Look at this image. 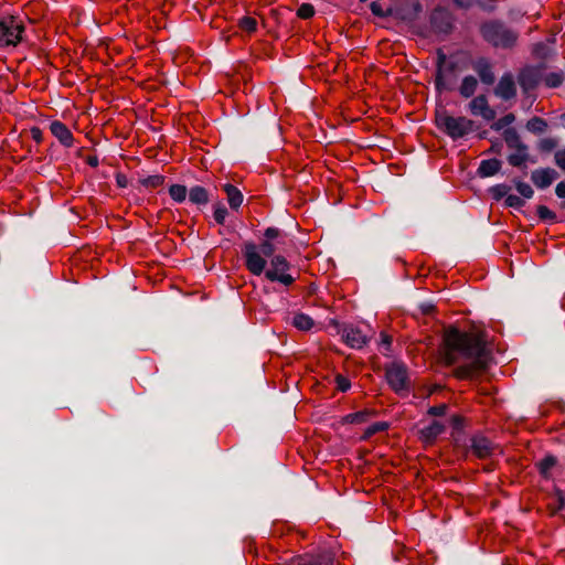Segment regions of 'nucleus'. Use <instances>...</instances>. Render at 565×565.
Returning a JSON list of instances; mask_svg holds the SVG:
<instances>
[{
	"label": "nucleus",
	"instance_id": "3c124183",
	"mask_svg": "<svg viewBox=\"0 0 565 565\" xmlns=\"http://www.w3.org/2000/svg\"><path fill=\"white\" fill-rule=\"evenodd\" d=\"M381 338H382V343L388 349L392 343L391 337L385 333H381Z\"/></svg>",
	"mask_w": 565,
	"mask_h": 565
},
{
	"label": "nucleus",
	"instance_id": "39448f33",
	"mask_svg": "<svg viewBox=\"0 0 565 565\" xmlns=\"http://www.w3.org/2000/svg\"><path fill=\"white\" fill-rule=\"evenodd\" d=\"M429 22V28H418L416 33L422 36H428L430 33L449 34L454 26V17L447 9L437 7L431 11Z\"/></svg>",
	"mask_w": 565,
	"mask_h": 565
},
{
	"label": "nucleus",
	"instance_id": "a18cd8bd",
	"mask_svg": "<svg viewBox=\"0 0 565 565\" xmlns=\"http://www.w3.org/2000/svg\"><path fill=\"white\" fill-rule=\"evenodd\" d=\"M554 161L556 166L565 172V147L555 152Z\"/></svg>",
	"mask_w": 565,
	"mask_h": 565
},
{
	"label": "nucleus",
	"instance_id": "423d86ee",
	"mask_svg": "<svg viewBox=\"0 0 565 565\" xmlns=\"http://www.w3.org/2000/svg\"><path fill=\"white\" fill-rule=\"evenodd\" d=\"M436 122L454 140L467 136L473 128V121L462 116L454 117L443 114L436 117Z\"/></svg>",
	"mask_w": 565,
	"mask_h": 565
},
{
	"label": "nucleus",
	"instance_id": "f8f14e48",
	"mask_svg": "<svg viewBox=\"0 0 565 565\" xmlns=\"http://www.w3.org/2000/svg\"><path fill=\"white\" fill-rule=\"evenodd\" d=\"M342 337L348 345L353 349L363 348L369 340V335L360 327L349 326L344 328Z\"/></svg>",
	"mask_w": 565,
	"mask_h": 565
},
{
	"label": "nucleus",
	"instance_id": "72a5a7b5",
	"mask_svg": "<svg viewBox=\"0 0 565 565\" xmlns=\"http://www.w3.org/2000/svg\"><path fill=\"white\" fill-rule=\"evenodd\" d=\"M164 182V177L160 174L149 175L141 181L142 185L149 189H157Z\"/></svg>",
	"mask_w": 565,
	"mask_h": 565
},
{
	"label": "nucleus",
	"instance_id": "9b49d317",
	"mask_svg": "<svg viewBox=\"0 0 565 565\" xmlns=\"http://www.w3.org/2000/svg\"><path fill=\"white\" fill-rule=\"evenodd\" d=\"M471 115L480 116L487 121L494 120L497 113L489 106L488 99L484 95H478L471 99L468 105Z\"/></svg>",
	"mask_w": 565,
	"mask_h": 565
},
{
	"label": "nucleus",
	"instance_id": "8fccbe9b",
	"mask_svg": "<svg viewBox=\"0 0 565 565\" xmlns=\"http://www.w3.org/2000/svg\"><path fill=\"white\" fill-rule=\"evenodd\" d=\"M452 2L459 8H469L472 4V0H452Z\"/></svg>",
	"mask_w": 565,
	"mask_h": 565
},
{
	"label": "nucleus",
	"instance_id": "2f4dec72",
	"mask_svg": "<svg viewBox=\"0 0 565 565\" xmlns=\"http://www.w3.org/2000/svg\"><path fill=\"white\" fill-rule=\"evenodd\" d=\"M370 9L374 15L380 17V18L392 17V13H393V8L390 7V8L384 9L382 7V4L379 3L377 1H373L370 4Z\"/></svg>",
	"mask_w": 565,
	"mask_h": 565
},
{
	"label": "nucleus",
	"instance_id": "c85d7f7f",
	"mask_svg": "<svg viewBox=\"0 0 565 565\" xmlns=\"http://www.w3.org/2000/svg\"><path fill=\"white\" fill-rule=\"evenodd\" d=\"M171 199L178 203H182L186 199L188 189L182 184H172L169 188Z\"/></svg>",
	"mask_w": 565,
	"mask_h": 565
},
{
	"label": "nucleus",
	"instance_id": "f3484780",
	"mask_svg": "<svg viewBox=\"0 0 565 565\" xmlns=\"http://www.w3.org/2000/svg\"><path fill=\"white\" fill-rule=\"evenodd\" d=\"M333 558L329 553L300 555L291 559L289 565H332Z\"/></svg>",
	"mask_w": 565,
	"mask_h": 565
},
{
	"label": "nucleus",
	"instance_id": "6ab92c4d",
	"mask_svg": "<svg viewBox=\"0 0 565 565\" xmlns=\"http://www.w3.org/2000/svg\"><path fill=\"white\" fill-rule=\"evenodd\" d=\"M445 430V425L438 420L431 422L429 425L419 430V438L426 445H433L439 435Z\"/></svg>",
	"mask_w": 565,
	"mask_h": 565
},
{
	"label": "nucleus",
	"instance_id": "aec40b11",
	"mask_svg": "<svg viewBox=\"0 0 565 565\" xmlns=\"http://www.w3.org/2000/svg\"><path fill=\"white\" fill-rule=\"evenodd\" d=\"M501 169V161L498 159L482 160L478 168V174L481 178L494 175Z\"/></svg>",
	"mask_w": 565,
	"mask_h": 565
},
{
	"label": "nucleus",
	"instance_id": "6e6552de",
	"mask_svg": "<svg viewBox=\"0 0 565 565\" xmlns=\"http://www.w3.org/2000/svg\"><path fill=\"white\" fill-rule=\"evenodd\" d=\"M422 12L423 6L419 1L408 0L401 3L396 8H393L392 17L412 26L416 32L419 26H417L415 22Z\"/></svg>",
	"mask_w": 565,
	"mask_h": 565
},
{
	"label": "nucleus",
	"instance_id": "c03bdc74",
	"mask_svg": "<svg viewBox=\"0 0 565 565\" xmlns=\"http://www.w3.org/2000/svg\"><path fill=\"white\" fill-rule=\"evenodd\" d=\"M335 384L337 388L341 392H347L351 387V382L348 377L343 376L342 374H338L335 376Z\"/></svg>",
	"mask_w": 565,
	"mask_h": 565
},
{
	"label": "nucleus",
	"instance_id": "bb28decb",
	"mask_svg": "<svg viewBox=\"0 0 565 565\" xmlns=\"http://www.w3.org/2000/svg\"><path fill=\"white\" fill-rule=\"evenodd\" d=\"M292 324L298 330L308 331L313 327V320L308 315L296 313L292 318Z\"/></svg>",
	"mask_w": 565,
	"mask_h": 565
},
{
	"label": "nucleus",
	"instance_id": "0eeeda50",
	"mask_svg": "<svg viewBox=\"0 0 565 565\" xmlns=\"http://www.w3.org/2000/svg\"><path fill=\"white\" fill-rule=\"evenodd\" d=\"M456 71V63L448 61L447 55L441 51H437L435 87L438 93L450 90V78Z\"/></svg>",
	"mask_w": 565,
	"mask_h": 565
},
{
	"label": "nucleus",
	"instance_id": "58836bf2",
	"mask_svg": "<svg viewBox=\"0 0 565 565\" xmlns=\"http://www.w3.org/2000/svg\"><path fill=\"white\" fill-rule=\"evenodd\" d=\"M227 214V209L223 204L218 203L214 206L213 216L217 224L223 225L225 223Z\"/></svg>",
	"mask_w": 565,
	"mask_h": 565
},
{
	"label": "nucleus",
	"instance_id": "473e14b6",
	"mask_svg": "<svg viewBox=\"0 0 565 565\" xmlns=\"http://www.w3.org/2000/svg\"><path fill=\"white\" fill-rule=\"evenodd\" d=\"M546 126L545 120L540 117H533L526 124V128L533 132H543Z\"/></svg>",
	"mask_w": 565,
	"mask_h": 565
},
{
	"label": "nucleus",
	"instance_id": "c756f323",
	"mask_svg": "<svg viewBox=\"0 0 565 565\" xmlns=\"http://www.w3.org/2000/svg\"><path fill=\"white\" fill-rule=\"evenodd\" d=\"M387 428L388 424L386 422L373 423L364 430L362 439L366 440L377 433L385 431Z\"/></svg>",
	"mask_w": 565,
	"mask_h": 565
},
{
	"label": "nucleus",
	"instance_id": "f03ea898",
	"mask_svg": "<svg viewBox=\"0 0 565 565\" xmlns=\"http://www.w3.org/2000/svg\"><path fill=\"white\" fill-rule=\"evenodd\" d=\"M443 356L449 365L467 362L455 370L456 376L461 380L472 379L488 367L489 355L482 339L476 333L462 332L457 328L446 330Z\"/></svg>",
	"mask_w": 565,
	"mask_h": 565
},
{
	"label": "nucleus",
	"instance_id": "37998d69",
	"mask_svg": "<svg viewBox=\"0 0 565 565\" xmlns=\"http://www.w3.org/2000/svg\"><path fill=\"white\" fill-rule=\"evenodd\" d=\"M563 82V76L559 73H550L544 77V83L548 87H558Z\"/></svg>",
	"mask_w": 565,
	"mask_h": 565
},
{
	"label": "nucleus",
	"instance_id": "7c9ffc66",
	"mask_svg": "<svg viewBox=\"0 0 565 565\" xmlns=\"http://www.w3.org/2000/svg\"><path fill=\"white\" fill-rule=\"evenodd\" d=\"M257 20L253 17L246 15L239 19L238 26L242 31L254 33L257 30Z\"/></svg>",
	"mask_w": 565,
	"mask_h": 565
},
{
	"label": "nucleus",
	"instance_id": "ddd939ff",
	"mask_svg": "<svg viewBox=\"0 0 565 565\" xmlns=\"http://www.w3.org/2000/svg\"><path fill=\"white\" fill-rule=\"evenodd\" d=\"M557 178V171L552 168L535 169L531 173V181L541 190L548 188Z\"/></svg>",
	"mask_w": 565,
	"mask_h": 565
},
{
	"label": "nucleus",
	"instance_id": "2eb2a0df",
	"mask_svg": "<svg viewBox=\"0 0 565 565\" xmlns=\"http://www.w3.org/2000/svg\"><path fill=\"white\" fill-rule=\"evenodd\" d=\"M51 134L66 148L74 145V137L68 127L60 120H54L50 124Z\"/></svg>",
	"mask_w": 565,
	"mask_h": 565
},
{
	"label": "nucleus",
	"instance_id": "393cba45",
	"mask_svg": "<svg viewBox=\"0 0 565 565\" xmlns=\"http://www.w3.org/2000/svg\"><path fill=\"white\" fill-rule=\"evenodd\" d=\"M513 150H514V152L508 157V162L512 167L523 166L527 161V158H529L527 147L524 145V146L515 148Z\"/></svg>",
	"mask_w": 565,
	"mask_h": 565
},
{
	"label": "nucleus",
	"instance_id": "ea45409f",
	"mask_svg": "<svg viewBox=\"0 0 565 565\" xmlns=\"http://www.w3.org/2000/svg\"><path fill=\"white\" fill-rule=\"evenodd\" d=\"M515 120L513 114H507L503 117L499 118L492 126L495 130H501L508 126H510Z\"/></svg>",
	"mask_w": 565,
	"mask_h": 565
},
{
	"label": "nucleus",
	"instance_id": "603ef678",
	"mask_svg": "<svg viewBox=\"0 0 565 565\" xmlns=\"http://www.w3.org/2000/svg\"><path fill=\"white\" fill-rule=\"evenodd\" d=\"M452 424H454V427H455V428H459V427H461V425H462V419H461V417H459V416H454V417H452Z\"/></svg>",
	"mask_w": 565,
	"mask_h": 565
},
{
	"label": "nucleus",
	"instance_id": "09e8293b",
	"mask_svg": "<svg viewBox=\"0 0 565 565\" xmlns=\"http://www.w3.org/2000/svg\"><path fill=\"white\" fill-rule=\"evenodd\" d=\"M555 194L559 199H565V180L559 182L555 188Z\"/></svg>",
	"mask_w": 565,
	"mask_h": 565
},
{
	"label": "nucleus",
	"instance_id": "79ce46f5",
	"mask_svg": "<svg viewBox=\"0 0 565 565\" xmlns=\"http://www.w3.org/2000/svg\"><path fill=\"white\" fill-rule=\"evenodd\" d=\"M505 205L513 209H521L525 202L520 195L509 194L504 201Z\"/></svg>",
	"mask_w": 565,
	"mask_h": 565
},
{
	"label": "nucleus",
	"instance_id": "f257e3e1",
	"mask_svg": "<svg viewBox=\"0 0 565 565\" xmlns=\"http://www.w3.org/2000/svg\"><path fill=\"white\" fill-rule=\"evenodd\" d=\"M286 242L287 234L277 227L266 228L259 245L246 242L242 249L246 269L255 276L264 274L269 281L291 286L296 281L290 274L291 264L284 255H275Z\"/></svg>",
	"mask_w": 565,
	"mask_h": 565
},
{
	"label": "nucleus",
	"instance_id": "7ed1b4c3",
	"mask_svg": "<svg viewBox=\"0 0 565 565\" xmlns=\"http://www.w3.org/2000/svg\"><path fill=\"white\" fill-rule=\"evenodd\" d=\"M481 34L483 39L495 47H512L518 34L499 21H489L481 25Z\"/></svg>",
	"mask_w": 565,
	"mask_h": 565
},
{
	"label": "nucleus",
	"instance_id": "a19ab883",
	"mask_svg": "<svg viewBox=\"0 0 565 565\" xmlns=\"http://www.w3.org/2000/svg\"><path fill=\"white\" fill-rule=\"evenodd\" d=\"M511 188L507 184H497L491 188V193L495 200H500L502 198H507L509 195Z\"/></svg>",
	"mask_w": 565,
	"mask_h": 565
},
{
	"label": "nucleus",
	"instance_id": "a211bd4d",
	"mask_svg": "<svg viewBox=\"0 0 565 565\" xmlns=\"http://www.w3.org/2000/svg\"><path fill=\"white\" fill-rule=\"evenodd\" d=\"M540 82V72L533 67H526L519 74V84L524 93L529 94Z\"/></svg>",
	"mask_w": 565,
	"mask_h": 565
},
{
	"label": "nucleus",
	"instance_id": "864d4df0",
	"mask_svg": "<svg viewBox=\"0 0 565 565\" xmlns=\"http://www.w3.org/2000/svg\"><path fill=\"white\" fill-rule=\"evenodd\" d=\"M88 164L90 167H97L98 164V159L96 157H89L88 160H87Z\"/></svg>",
	"mask_w": 565,
	"mask_h": 565
},
{
	"label": "nucleus",
	"instance_id": "4be33fe9",
	"mask_svg": "<svg viewBox=\"0 0 565 565\" xmlns=\"http://www.w3.org/2000/svg\"><path fill=\"white\" fill-rule=\"evenodd\" d=\"M478 87V81L475 76H465L461 81L459 93L462 97L469 98L475 95Z\"/></svg>",
	"mask_w": 565,
	"mask_h": 565
},
{
	"label": "nucleus",
	"instance_id": "9d476101",
	"mask_svg": "<svg viewBox=\"0 0 565 565\" xmlns=\"http://www.w3.org/2000/svg\"><path fill=\"white\" fill-rule=\"evenodd\" d=\"M470 450L479 459L490 458L495 445L482 434H476L470 438Z\"/></svg>",
	"mask_w": 565,
	"mask_h": 565
},
{
	"label": "nucleus",
	"instance_id": "1a4fd4ad",
	"mask_svg": "<svg viewBox=\"0 0 565 565\" xmlns=\"http://www.w3.org/2000/svg\"><path fill=\"white\" fill-rule=\"evenodd\" d=\"M385 376L388 385L396 393L408 392V374L407 369L403 364L392 363L391 365H388L386 367Z\"/></svg>",
	"mask_w": 565,
	"mask_h": 565
},
{
	"label": "nucleus",
	"instance_id": "a878e982",
	"mask_svg": "<svg viewBox=\"0 0 565 565\" xmlns=\"http://www.w3.org/2000/svg\"><path fill=\"white\" fill-rule=\"evenodd\" d=\"M557 459L552 456H545L542 460H540L536 466L542 477L545 479L551 478V471L556 466Z\"/></svg>",
	"mask_w": 565,
	"mask_h": 565
},
{
	"label": "nucleus",
	"instance_id": "412c9836",
	"mask_svg": "<svg viewBox=\"0 0 565 565\" xmlns=\"http://www.w3.org/2000/svg\"><path fill=\"white\" fill-rule=\"evenodd\" d=\"M227 196V202L233 210H237L243 203L242 192L233 184L226 183L223 186Z\"/></svg>",
	"mask_w": 565,
	"mask_h": 565
},
{
	"label": "nucleus",
	"instance_id": "cd10ccee",
	"mask_svg": "<svg viewBox=\"0 0 565 565\" xmlns=\"http://www.w3.org/2000/svg\"><path fill=\"white\" fill-rule=\"evenodd\" d=\"M504 141L510 149H515L519 147L524 146V143L521 141V138L515 129L508 128L503 132Z\"/></svg>",
	"mask_w": 565,
	"mask_h": 565
},
{
	"label": "nucleus",
	"instance_id": "dca6fc26",
	"mask_svg": "<svg viewBox=\"0 0 565 565\" xmlns=\"http://www.w3.org/2000/svg\"><path fill=\"white\" fill-rule=\"evenodd\" d=\"M472 68L480 77L483 84L491 85L494 83V73L492 71V64L486 57H480L472 63Z\"/></svg>",
	"mask_w": 565,
	"mask_h": 565
},
{
	"label": "nucleus",
	"instance_id": "5fc2aeb1",
	"mask_svg": "<svg viewBox=\"0 0 565 565\" xmlns=\"http://www.w3.org/2000/svg\"><path fill=\"white\" fill-rule=\"evenodd\" d=\"M126 182L127 181H126V178L124 175H118L117 177V183H118L119 186H122V188L126 186Z\"/></svg>",
	"mask_w": 565,
	"mask_h": 565
},
{
	"label": "nucleus",
	"instance_id": "20e7f679",
	"mask_svg": "<svg viewBox=\"0 0 565 565\" xmlns=\"http://www.w3.org/2000/svg\"><path fill=\"white\" fill-rule=\"evenodd\" d=\"M25 26L19 17L0 19V49L17 46L23 40Z\"/></svg>",
	"mask_w": 565,
	"mask_h": 565
},
{
	"label": "nucleus",
	"instance_id": "49530a36",
	"mask_svg": "<svg viewBox=\"0 0 565 565\" xmlns=\"http://www.w3.org/2000/svg\"><path fill=\"white\" fill-rule=\"evenodd\" d=\"M446 409H447V405L446 404H439V405H435V406H431L428 408V414L430 416H443L445 415L446 413Z\"/></svg>",
	"mask_w": 565,
	"mask_h": 565
},
{
	"label": "nucleus",
	"instance_id": "b1692460",
	"mask_svg": "<svg viewBox=\"0 0 565 565\" xmlns=\"http://www.w3.org/2000/svg\"><path fill=\"white\" fill-rule=\"evenodd\" d=\"M374 415L373 411L363 409L355 413H350L342 418L344 424H362L369 420Z\"/></svg>",
	"mask_w": 565,
	"mask_h": 565
},
{
	"label": "nucleus",
	"instance_id": "6e6d98bb",
	"mask_svg": "<svg viewBox=\"0 0 565 565\" xmlns=\"http://www.w3.org/2000/svg\"><path fill=\"white\" fill-rule=\"evenodd\" d=\"M361 2H366L367 0H360Z\"/></svg>",
	"mask_w": 565,
	"mask_h": 565
},
{
	"label": "nucleus",
	"instance_id": "f704fd0d",
	"mask_svg": "<svg viewBox=\"0 0 565 565\" xmlns=\"http://www.w3.org/2000/svg\"><path fill=\"white\" fill-rule=\"evenodd\" d=\"M536 214L537 216L543 220V221H550V222H555L556 220V214L555 212H553L550 207H547L546 205H539L536 207Z\"/></svg>",
	"mask_w": 565,
	"mask_h": 565
},
{
	"label": "nucleus",
	"instance_id": "c9c22d12",
	"mask_svg": "<svg viewBox=\"0 0 565 565\" xmlns=\"http://www.w3.org/2000/svg\"><path fill=\"white\" fill-rule=\"evenodd\" d=\"M548 505L553 514H555L556 512L564 508L565 499L562 491L556 490L555 497L553 498V502H551Z\"/></svg>",
	"mask_w": 565,
	"mask_h": 565
},
{
	"label": "nucleus",
	"instance_id": "e433bc0d",
	"mask_svg": "<svg viewBox=\"0 0 565 565\" xmlns=\"http://www.w3.org/2000/svg\"><path fill=\"white\" fill-rule=\"evenodd\" d=\"M315 8L310 3H302L297 10V17L303 20L310 19L315 15Z\"/></svg>",
	"mask_w": 565,
	"mask_h": 565
},
{
	"label": "nucleus",
	"instance_id": "5701e85b",
	"mask_svg": "<svg viewBox=\"0 0 565 565\" xmlns=\"http://www.w3.org/2000/svg\"><path fill=\"white\" fill-rule=\"evenodd\" d=\"M189 200L193 204L204 205L210 201L209 193L205 188L195 185L189 191Z\"/></svg>",
	"mask_w": 565,
	"mask_h": 565
},
{
	"label": "nucleus",
	"instance_id": "4c0bfd02",
	"mask_svg": "<svg viewBox=\"0 0 565 565\" xmlns=\"http://www.w3.org/2000/svg\"><path fill=\"white\" fill-rule=\"evenodd\" d=\"M515 188H516V191L519 192V194L522 196V199H531L534 194V191L533 189L531 188L530 184L525 183V182H522V181H516L515 182Z\"/></svg>",
	"mask_w": 565,
	"mask_h": 565
},
{
	"label": "nucleus",
	"instance_id": "de8ad7c7",
	"mask_svg": "<svg viewBox=\"0 0 565 565\" xmlns=\"http://www.w3.org/2000/svg\"><path fill=\"white\" fill-rule=\"evenodd\" d=\"M30 134H31L32 139L36 143H41L43 141V132L39 127H36V126L32 127L30 129Z\"/></svg>",
	"mask_w": 565,
	"mask_h": 565
},
{
	"label": "nucleus",
	"instance_id": "4468645a",
	"mask_svg": "<svg viewBox=\"0 0 565 565\" xmlns=\"http://www.w3.org/2000/svg\"><path fill=\"white\" fill-rule=\"evenodd\" d=\"M494 94L503 100L513 98L516 94L515 82L512 74L507 73L500 78Z\"/></svg>",
	"mask_w": 565,
	"mask_h": 565
}]
</instances>
